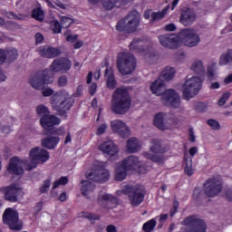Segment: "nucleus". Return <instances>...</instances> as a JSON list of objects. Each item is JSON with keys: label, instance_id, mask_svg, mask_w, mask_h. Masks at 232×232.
<instances>
[{"label": "nucleus", "instance_id": "f257e3e1", "mask_svg": "<svg viewBox=\"0 0 232 232\" xmlns=\"http://www.w3.org/2000/svg\"><path fill=\"white\" fill-rule=\"evenodd\" d=\"M150 92L154 95H162L161 102L169 108L180 107V96L173 89L166 90V82L159 78L150 85Z\"/></svg>", "mask_w": 232, "mask_h": 232}, {"label": "nucleus", "instance_id": "f03ea898", "mask_svg": "<svg viewBox=\"0 0 232 232\" xmlns=\"http://www.w3.org/2000/svg\"><path fill=\"white\" fill-rule=\"evenodd\" d=\"M131 108V96L128 87H119L113 92L111 101V111L115 115H126Z\"/></svg>", "mask_w": 232, "mask_h": 232}, {"label": "nucleus", "instance_id": "7ed1b4c3", "mask_svg": "<svg viewBox=\"0 0 232 232\" xmlns=\"http://www.w3.org/2000/svg\"><path fill=\"white\" fill-rule=\"evenodd\" d=\"M74 102L67 92H56L51 97V104L61 117H68L67 111L72 110Z\"/></svg>", "mask_w": 232, "mask_h": 232}, {"label": "nucleus", "instance_id": "20e7f679", "mask_svg": "<svg viewBox=\"0 0 232 232\" xmlns=\"http://www.w3.org/2000/svg\"><path fill=\"white\" fill-rule=\"evenodd\" d=\"M116 64L121 75H130L137 68V59L131 53H120L117 55Z\"/></svg>", "mask_w": 232, "mask_h": 232}, {"label": "nucleus", "instance_id": "39448f33", "mask_svg": "<svg viewBox=\"0 0 232 232\" xmlns=\"http://www.w3.org/2000/svg\"><path fill=\"white\" fill-rule=\"evenodd\" d=\"M202 90V80L198 76H193L187 80L183 85V99L185 101H191Z\"/></svg>", "mask_w": 232, "mask_h": 232}, {"label": "nucleus", "instance_id": "423d86ee", "mask_svg": "<svg viewBox=\"0 0 232 232\" xmlns=\"http://www.w3.org/2000/svg\"><path fill=\"white\" fill-rule=\"evenodd\" d=\"M150 144L151 146L150 147V151L155 154H151L150 152H143V157H145V159H148V160H151L152 162H162L164 160V157L158 154L168 153V148L162 146V141L157 139H152L150 140Z\"/></svg>", "mask_w": 232, "mask_h": 232}, {"label": "nucleus", "instance_id": "0eeeda50", "mask_svg": "<svg viewBox=\"0 0 232 232\" xmlns=\"http://www.w3.org/2000/svg\"><path fill=\"white\" fill-rule=\"evenodd\" d=\"M223 188L220 179L218 177L209 178L203 184L204 195L208 198H215V197H218L222 193Z\"/></svg>", "mask_w": 232, "mask_h": 232}, {"label": "nucleus", "instance_id": "6e6552de", "mask_svg": "<svg viewBox=\"0 0 232 232\" xmlns=\"http://www.w3.org/2000/svg\"><path fill=\"white\" fill-rule=\"evenodd\" d=\"M122 193L127 195L131 206H140L146 197L144 190L137 186H126L122 189Z\"/></svg>", "mask_w": 232, "mask_h": 232}, {"label": "nucleus", "instance_id": "1a4fd4ad", "mask_svg": "<svg viewBox=\"0 0 232 232\" xmlns=\"http://www.w3.org/2000/svg\"><path fill=\"white\" fill-rule=\"evenodd\" d=\"M3 222L13 231H21L23 225L19 224V213L12 208H8L3 214Z\"/></svg>", "mask_w": 232, "mask_h": 232}, {"label": "nucleus", "instance_id": "9d476101", "mask_svg": "<svg viewBox=\"0 0 232 232\" xmlns=\"http://www.w3.org/2000/svg\"><path fill=\"white\" fill-rule=\"evenodd\" d=\"M139 24H140V19L137 16H133L129 21L128 18H122L117 23L116 30L123 34H134L139 28Z\"/></svg>", "mask_w": 232, "mask_h": 232}, {"label": "nucleus", "instance_id": "9b49d317", "mask_svg": "<svg viewBox=\"0 0 232 232\" xmlns=\"http://www.w3.org/2000/svg\"><path fill=\"white\" fill-rule=\"evenodd\" d=\"M179 42L182 41L185 43V46H188V48H193L197 46L198 43H200V36L193 31V29H181L179 32Z\"/></svg>", "mask_w": 232, "mask_h": 232}, {"label": "nucleus", "instance_id": "f8f14e48", "mask_svg": "<svg viewBox=\"0 0 232 232\" xmlns=\"http://www.w3.org/2000/svg\"><path fill=\"white\" fill-rule=\"evenodd\" d=\"M52 82V77L48 75L46 71H39L29 79V83L34 90H43L45 84Z\"/></svg>", "mask_w": 232, "mask_h": 232}, {"label": "nucleus", "instance_id": "ddd939ff", "mask_svg": "<svg viewBox=\"0 0 232 232\" xmlns=\"http://www.w3.org/2000/svg\"><path fill=\"white\" fill-rule=\"evenodd\" d=\"M86 179L92 182L103 184V182H108L110 180V170L106 169L104 165L100 166L95 170L88 172L86 174Z\"/></svg>", "mask_w": 232, "mask_h": 232}, {"label": "nucleus", "instance_id": "4468645a", "mask_svg": "<svg viewBox=\"0 0 232 232\" xmlns=\"http://www.w3.org/2000/svg\"><path fill=\"white\" fill-rule=\"evenodd\" d=\"M159 42L164 48H169V50H177L180 46V40L178 34H161L158 36Z\"/></svg>", "mask_w": 232, "mask_h": 232}, {"label": "nucleus", "instance_id": "2eb2a0df", "mask_svg": "<svg viewBox=\"0 0 232 232\" xmlns=\"http://www.w3.org/2000/svg\"><path fill=\"white\" fill-rule=\"evenodd\" d=\"M29 157L31 160L37 162V164H44V162L50 160V152L44 149L34 147L30 150Z\"/></svg>", "mask_w": 232, "mask_h": 232}, {"label": "nucleus", "instance_id": "dca6fc26", "mask_svg": "<svg viewBox=\"0 0 232 232\" xmlns=\"http://www.w3.org/2000/svg\"><path fill=\"white\" fill-rule=\"evenodd\" d=\"M111 128L114 133H117L121 139H128L130 133V127L126 124V122L121 120H114L111 122Z\"/></svg>", "mask_w": 232, "mask_h": 232}, {"label": "nucleus", "instance_id": "f3484780", "mask_svg": "<svg viewBox=\"0 0 232 232\" xmlns=\"http://www.w3.org/2000/svg\"><path fill=\"white\" fill-rule=\"evenodd\" d=\"M61 124V119L53 114H44L40 118V125L45 131H50L54 126Z\"/></svg>", "mask_w": 232, "mask_h": 232}, {"label": "nucleus", "instance_id": "a211bd4d", "mask_svg": "<svg viewBox=\"0 0 232 232\" xmlns=\"http://www.w3.org/2000/svg\"><path fill=\"white\" fill-rule=\"evenodd\" d=\"M72 68V61H70L68 58H58L55 59L53 63L50 66L51 72L64 73L66 72H69V70Z\"/></svg>", "mask_w": 232, "mask_h": 232}, {"label": "nucleus", "instance_id": "6ab92c4d", "mask_svg": "<svg viewBox=\"0 0 232 232\" xmlns=\"http://www.w3.org/2000/svg\"><path fill=\"white\" fill-rule=\"evenodd\" d=\"M19 57V53L15 48H0V66H3L6 61L14 63Z\"/></svg>", "mask_w": 232, "mask_h": 232}, {"label": "nucleus", "instance_id": "aec40b11", "mask_svg": "<svg viewBox=\"0 0 232 232\" xmlns=\"http://www.w3.org/2000/svg\"><path fill=\"white\" fill-rule=\"evenodd\" d=\"M23 162H24V160L19 159V157L14 156L11 158L9 160L7 172H9L10 175H23V173H24Z\"/></svg>", "mask_w": 232, "mask_h": 232}, {"label": "nucleus", "instance_id": "412c9836", "mask_svg": "<svg viewBox=\"0 0 232 232\" xmlns=\"http://www.w3.org/2000/svg\"><path fill=\"white\" fill-rule=\"evenodd\" d=\"M195 21H197V14L195 11L191 10L189 7L181 10L179 17L181 24L184 26H191Z\"/></svg>", "mask_w": 232, "mask_h": 232}, {"label": "nucleus", "instance_id": "4be33fe9", "mask_svg": "<svg viewBox=\"0 0 232 232\" xmlns=\"http://www.w3.org/2000/svg\"><path fill=\"white\" fill-rule=\"evenodd\" d=\"M5 200L7 202H17V197L21 188L15 185H10L2 188Z\"/></svg>", "mask_w": 232, "mask_h": 232}, {"label": "nucleus", "instance_id": "5701e85b", "mask_svg": "<svg viewBox=\"0 0 232 232\" xmlns=\"http://www.w3.org/2000/svg\"><path fill=\"white\" fill-rule=\"evenodd\" d=\"M98 150L106 155H110L111 157H115V155L119 153V147L111 140L103 141L98 147Z\"/></svg>", "mask_w": 232, "mask_h": 232}, {"label": "nucleus", "instance_id": "b1692460", "mask_svg": "<svg viewBox=\"0 0 232 232\" xmlns=\"http://www.w3.org/2000/svg\"><path fill=\"white\" fill-rule=\"evenodd\" d=\"M135 0H102V5L105 10H113V8H124Z\"/></svg>", "mask_w": 232, "mask_h": 232}, {"label": "nucleus", "instance_id": "393cba45", "mask_svg": "<svg viewBox=\"0 0 232 232\" xmlns=\"http://www.w3.org/2000/svg\"><path fill=\"white\" fill-rule=\"evenodd\" d=\"M102 202L101 200L99 202L104 209H113L119 206V198L111 194H104L102 196Z\"/></svg>", "mask_w": 232, "mask_h": 232}, {"label": "nucleus", "instance_id": "a878e982", "mask_svg": "<svg viewBox=\"0 0 232 232\" xmlns=\"http://www.w3.org/2000/svg\"><path fill=\"white\" fill-rule=\"evenodd\" d=\"M127 171H133V169H137L139 166H140V160L138 157L131 155L128 158H125L120 163Z\"/></svg>", "mask_w": 232, "mask_h": 232}, {"label": "nucleus", "instance_id": "bb28decb", "mask_svg": "<svg viewBox=\"0 0 232 232\" xmlns=\"http://www.w3.org/2000/svg\"><path fill=\"white\" fill-rule=\"evenodd\" d=\"M40 55L42 57H46L47 59H55V57L61 55V51H59L58 48L44 45L40 47Z\"/></svg>", "mask_w": 232, "mask_h": 232}, {"label": "nucleus", "instance_id": "cd10ccee", "mask_svg": "<svg viewBox=\"0 0 232 232\" xmlns=\"http://www.w3.org/2000/svg\"><path fill=\"white\" fill-rule=\"evenodd\" d=\"M59 142H61V138L49 136L42 140V147L46 150H55Z\"/></svg>", "mask_w": 232, "mask_h": 232}, {"label": "nucleus", "instance_id": "c85d7f7f", "mask_svg": "<svg viewBox=\"0 0 232 232\" xmlns=\"http://www.w3.org/2000/svg\"><path fill=\"white\" fill-rule=\"evenodd\" d=\"M104 77L106 79L107 88L109 90H115L117 88V80H115V74H113V69H105Z\"/></svg>", "mask_w": 232, "mask_h": 232}, {"label": "nucleus", "instance_id": "c756f323", "mask_svg": "<svg viewBox=\"0 0 232 232\" xmlns=\"http://www.w3.org/2000/svg\"><path fill=\"white\" fill-rule=\"evenodd\" d=\"M140 150V143L137 138L132 137L127 140V151L128 153H137Z\"/></svg>", "mask_w": 232, "mask_h": 232}, {"label": "nucleus", "instance_id": "7c9ffc66", "mask_svg": "<svg viewBox=\"0 0 232 232\" xmlns=\"http://www.w3.org/2000/svg\"><path fill=\"white\" fill-rule=\"evenodd\" d=\"M140 43H142V39L134 38L129 45L130 52H135V53H144L146 50L144 49V46L140 45Z\"/></svg>", "mask_w": 232, "mask_h": 232}, {"label": "nucleus", "instance_id": "2f4dec72", "mask_svg": "<svg viewBox=\"0 0 232 232\" xmlns=\"http://www.w3.org/2000/svg\"><path fill=\"white\" fill-rule=\"evenodd\" d=\"M175 73H176L175 68L167 66L161 72L160 75V79H162L161 81H171L174 79Z\"/></svg>", "mask_w": 232, "mask_h": 232}, {"label": "nucleus", "instance_id": "473e14b6", "mask_svg": "<svg viewBox=\"0 0 232 232\" xmlns=\"http://www.w3.org/2000/svg\"><path fill=\"white\" fill-rule=\"evenodd\" d=\"M166 117V112H158L154 116L153 124L158 128V130H166V125L164 124V119Z\"/></svg>", "mask_w": 232, "mask_h": 232}, {"label": "nucleus", "instance_id": "72a5a7b5", "mask_svg": "<svg viewBox=\"0 0 232 232\" xmlns=\"http://www.w3.org/2000/svg\"><path fill=\"white\" fill-rule=\"evenodd\" d=\"M95 189V185L92 183V181L89 180H82V187H81V192L83 197H88L92 191Z\"/></svg>", "mask_w": 232, "mask_h": 232}, {"label": "nucleus", "instance_id": "f704fd0d", "mask_svg": "<svg viewBox=\"0 0 232 232\" xmlns=\"http://www.w3.org/2000/svg\"><path fill=\"white\" fill-rule=\"evenodd\" d=\"M184 162H185V175L188 177H193L195 174V170H193V159L189 156H184Z\"/></svg>", "mask_w": 232, "mask_h": 232}, {"label": "nucleus", "instance_id": "c9c22d12", "mask_svg": "<svg viewBox=\"0 0 232 232\" xmlns=\"http://www.w3.org/2000/svg\"><path fill=\"white\" fill-rule=\"evenodd\" d=\"M128 171L121 163L116 169L115 180L122 182L128 177Z\"/></svg>", "mask_w": 232, "mask_h": 232}, {"label": "nucleus", "instance_id": "e433bc0d", "mask_svg": "<svg viewBox=\"0 0 232 232\" xmlns=\"http://www.w3.org/2000/svg\"><path fill=\"white\" fill-rule=\"evenodd\" d=\"M190 70L194 72L197 73V75H204L206 69L204 67V63H202V61L197 60L195 61L191 67Z\"/></svg>", "mask_w": 232, "mask_h": 232}, {"label": "nucleus", "instance_id": "4c0bfd02", "mask_svg": "<svg viewBox=\"0 0 232 232\" xmlns=\"http://www.w3.org/2000/svg\"><path fill=\"white\" fill-rule=\"evenodd\" d=\"M169 10V5H167L165 8L162 9L160 12H152L150 23H155V21H160V19H164V16L168 14Z\"/></svg>", "mask_w": 232, "mask_h": 232}, {"label": "nucleus", "instance_id": "58836bf2", "mask_svg": "<svg viewBox=\"0 0 232 232\" xmlns=\"http://www.w3.org/2000/svg\"><path fill=\"white\" fill-rule=\"evenodd\" d=\"M232 63V49H228L227 53H223L219 58V65L226 66Z\"/></svg>", "mask_w": 232, "mask_h": 232}, {"label": "nucleus", "instance_id": "ea45409f", "mask_svg": "<svg viewBox=\"0 0 232 232\" xmlns=\"http://www.w3.org/2000/svg\"><path fill=\"white\" fill-rule=\"evenodd\" d=\"M157 218H159V216L145 222L142 226V230L144 232H152L153 229H155V227H157Z\"/></svg>", "mask_w": 232, "mask_h": 232}, {"label": "nucleus", "instance_id": "a19ab883", "mask_svg": "<svg viewBox=\"0 0 232 232\" xmlns=\"http://www.w3.org/2000/svg\"><path fill=\"white\" fill-rule=\"evenodd\" d=\"M32 18L36 21H44V12L41 7H36L32 11Z\"/></svg>", "mask_w": 232, "mask_h": 232}, {"label": "nucleus", "instance_id": "79ce46f5", "mask_svg": "<svg viewBox=\"0 0 232 232\" xmlns=\"http://www.w3.org/2000/svg\"><path fill=\"white\" fill-rule=\"evenodd\" d=\"M60 23L63 28H70L72 24H73L74 21L71 17L68 16H61Z\"/></svg>", "mask_w": 232, "mask_h": 232}, {"label": "nucleus", "instance_id": "37998d69", "mask_svg": "<svg viewBox=\"0 0 232 232\" xmlns=\"http://www.w3.org/2000/svg\"><path fill=\"white\" fill-rule=\"evenodd\" d=\"M50 186H52V180L50 179L44 180L42 186L40 187L41 195L48 193L50 191Z\"/></svg>", "mask_w": 232, "mask_h": 232}, {"label": "nucleus", "instance_id": "c03bdc74", "mask_svg": "<svg viewBox=\"0 0 232 232\" xmlns=\"http://www.w3.org/2000/svg\"><path fill=\"white\" fill-rule=\"evenodd\" d=\"M51 28H52L53 34H61V32H63V25L57 20L52 21Z\"/></svg>", "mask_w": 232, "mask_h": 232}, {"label": "nucleus", "instance_id": "a18cd8bd", "mask_svg": "<svg viewBox=\"0 0 232 232\" xmlns=\"http://www.w3.org/2000/svg\"><path fill=\"white\" fill-rule=\"evenodd\" d=\"M68 184V177H61L53 183V189H57L59 186H66Z\"/></svg>", "mask_w": 232, "mask_h": 232}, {"label": "nucleus", "instance_id": "49530a36", "mask_svg": "<svg viewBox=\"0 0 232 232\" xmlns=\"http://www.w3.org/2000/svg\"><path fill=\"white\" fill-rule=\"evenodd\" d=\"M50 135H57L58 137H63L66 133V130L63 127H59L57 129L52 128L50 130H47Z\"/></svg>", "mask_w": 232, "mask_h": 232}, {"label": "nucleus", "instance_id": "de8ad7c7", "mask_svg": "<svg viewBox=\"0 0 232 232\" xmlns=\"http://www.w3.org/2000/svg\"><path fill=\"white\" fill-rule=\"evenodd\" d=\"M36 113L38 117H43V115H49L50 113V109L44 105H38L36 107Z\"/></svg>", "mask_w": 232, "mask_h": 232}, {"label": "nucleus", "instance_id": "09e8293b", "mask_svg": "<svg viewBox=\"0 0 232 232\" xmlns=\"http://www.w3.org/2000/svg\"><path fill=\"white\" fill-rule=\"evenodd\" d=\"M195 111H198V113H206V111H208V104L198 102L195 106Z\"/></svg>", "mask_w": 232, "mask_h": 232}, {"label": "nucleus", "instance_id": "8fccbe9b", "mask_svg": "<svg viewBox=\"0 0 232 232\" xmlns=\"http://www.w3.org/2000/svg\"><path fill=\"white\" fill-rule=\"evenodd\" d=\"M82 217L88 218V220H101V216L89 212H82Z\"/></svg>", "mask_w": 232, "mask_h": 232}, {"label": "nucleus", "instance_id": "3c124183", "mask_svg": "<svg viewBox=\"0 0 232 232\" xmlns=\"http://www.w3.org/2000/svg\"><path fill=\"white\" fill-rule=\"evenodd\" d=\"M169 218V215L168 214H160L159 217V225H158V228L161 229V227H164V224L166 222V220H168V218Z\"/></svg>", "mask_w": 232, "mask_h": 232}, {"label": "nucleus", "instance_id": "603ef678", "mask_svg": "<svg viewBox=\"0 0 232 232\" xmlns=\"http://www.w3.org/2000/svg\"><path fill=\"white\" fill-rule=\"evenodd\" d=\"M207 124H208L212 130H220V123L217 120L209 119L207 121Z\"/></svg>", "mask_w": 232, "mask_h": 232}, {"label": "nucleus", "instance_id": "864d4df0", "mask_svg": "<svg viewBox=\"0 0 232 232\" xmlns=\"http://www.w3.org/2000/svg\"><path fill=\"white\" fill-rule=\"evenodd\" d=\"M230 95L231 94L229 92H224L218 102V106H224V104L227 102V99H229Z\"/></svg>", "mask_w": 232, "mask_h": 232}, {"label": "nucleus", "instance_id": "5fc2aeb1", "mask_svg": "<svg viewBox=\"0 0 232 232\" xmlns=\"http://www.w3.org/2000/svg\"><path fill=\"white\" fill-rule=\"evenodd\" d=\"M207 77L208 81H217V78H215V69L213 66L208 67Z\"/></svg>", "mask_w": 232, "mask_h": 232}, {"label": "nucleus", "instance_id": "6e6d98bb", "mask_svg": "<svg viewBox=\"0 0 232 232\" xmlns=\"http://www.w3.org/2000/svg\"><path fill=\"white\" fill-rule=\"evenodd\" d=\"M66 84H68V78L66 75L60 76L58 79V86H60V88H64Z\"/></svg>", "mask_w": 232, "mask_h": 232}, {"label": "nucleus", "instance_id": "4d7b16f0", "mask_svg": "<svg viewBox=\"0 0 232 232\" xmlns=\"http://www.w3.org/2000/svg\"><path fill=\"white\" fill-rule=\"evenodd\" d=\"M106 130H108V125L106 123L101 124L96 130V135H102Z\"/></svg>", "mask_w": 232, "mask_h": 232}, {"label": "nucleus", "instance_id": "13d9d810", "mask_svg": "<svg viewBox=\"0 0 232 232\" xmlns=\"http://www.w3.org/2000/svg\"><path fill=\"white\" fill-rule=\"evenodd\" d=\"M77 39H79V35H77V34H67L66 35V41L68 43H75V41H77Z\"/></svg>", "mask_w": 232, "mask_h": 232}, {"label": "nucleus", "instance_id": "bf43d9fd", "mask_svg": "<svg viewBox=\"0 0 232 232\" xmlns=\"http://www.w3.org/2000/svg\"><path fill=\"white\" fill-rule=\"evenodd\" d=\"M188 140L189 142H195L197 139L195 138V131L193 130V128L188 129Z\"/></svg>", "mask_w": 232, "mask_h": 232}, {"label": "nucleus", "instance_id": "052dcab7", "mask_svg": "<svg viewBox=\"0 0 232 232\" xmlns=\"http://www.w3.org/2000/svg\"><path fill=\"white\" fill-rule=\"evenodd\" d=\"M225 198L228 200V202H232V189L227 188L225 190Z\"/></svg>", "mask_w": 232, "mask_h": 232}, {"label": "nucleus", "instance_id": "680f3d73", "mask_svg": "<svg viewBox=\"0 0 232 232\" xmlns=\"http://www.w3.org/2000/svg\"><path fill=\"white\" fill-rule=\"evenodd\" d=\"M165 32H175L177 30V25L175 24H169L164 28Z\"/></svg>", "mask_w": 232, "mask_h": 232}, {"label": "nucleus", "instance_id": "e2e57ef3", "mask_svg": "<svg viewBox=\"0 0 232 232\" xmlns=\"http://www.w3.org/2000/svg\"><path fill=\"white\" fill-rule=\"evenodd\" d=\"M34 37H35L36 44H41V43L44 41V36L41 33H36Z\"/></svg>", "mask_w": 232, "mask_h": 232}, {"label": "nucleus", "instance_id": "0e129e2a", "mask_svg": "<svg viewBox=\"0 0 232 232\" xmlns=\"http://www.w3.org/2000/svg\"><path fill=\"white\" fill-rule=\"evenodd\" d=\"M44 97H52L53 95V90L47 88L42 92Z\"/></svg>", "mask_w": 232, "mask_h": 232}, {"label": "nucleus", "instance_id": "69168bd1", "mask_svg": "<svg viewBox=\"0 0 232 232\" xmlns=\"http://www.w3.org/2000/svg\"><path fill=\"white\" fill-rule=\"evenodd\" d=\"M96 92H97V83H92L89 87V93L90 95H95Z\"/></svg>", "mask_w": 232, "mask_h": 232}, {"label": "nucleus", "instance_id": "338daca9", "mask_svg": "<svg viewBox=\"0 0 232 232\" xmlns=\"http://www.w3.org/2000/svg\"><path fill=\"white\" fill-rule=\"evenodd\" d=\"M83 91H84V87L82 85H78L76 89L75 97H81V95H82Z\"/></svg>", "mask_w": 232, "mask_h": 232}, {"label": "nucleus", "instance_id": "774afa93", "mask_svg": "<svg viewBox=\"0 0 232 232\" xmlns=\"http://www.w3.org/2000/svg\"><path fill=\"white\" fill-rule=\"evenodd\" d=\"M107 232H117V227L115 225H109L106 227Z\"/></svg>", "mask_w": 232, "mask_h": 232}]
</instances>
